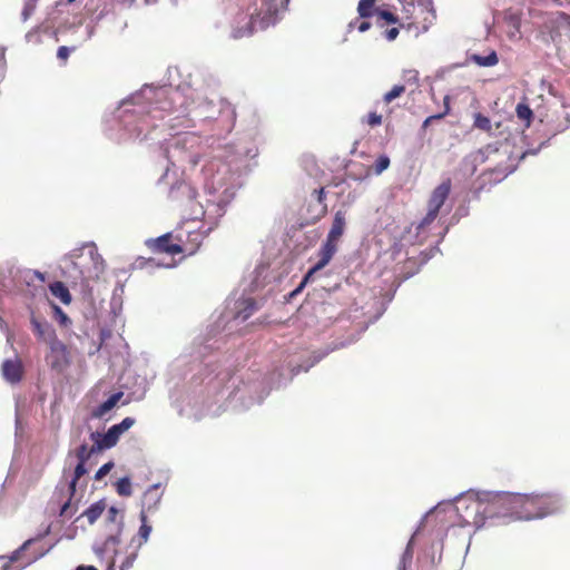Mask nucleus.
<instances>
[{
  "instance_id": "obj_1",
  "label": "nucleus",
  "mask_w": 570,
  "mask_h": 570,
  "mask_svg": "<svg viewBox=\"0 0 570 570\" xmlns=\"http://www.w3.org/2000/svg\"><path fill=\"white\" fill-rule=\"evenodd\" d=\"M402 17L399 23L385 29L384 36L393 41L400 33V29L413 31L415 36L425 33L436 21V10L433 0H400Z\"/></svg>"
},
{
  "instance_id": "obj_2",
  "label": "nucleus",
  "mask_w": 570,
  "mask_h": 570,
  "mask_svg": "<svg viewBox=\"0 0 570 570\" xmlns=\"http://www.w3.org/2000/svg\"><path fill=\"white\" fill-rule=\"evenodd\" d=\"M289 0H263L252 13H242L239 22L245 23V29L236 28L234 39L252 36L256 30H264L276 24L287 9Z\"/></svg>"
},
{
  "instance_id": "obj_3",
  "label": "nucleus",
  "mask_w": 570,
  "mask_h": 570,
  "mask_svg": "<svg viewBox=\"0 0 570 570\" xmlns=\"http://www.w3.org/2000/svg\"><path fill=\"white\" fill-rule=\"evenodd\" d=\"M512 500L514 510V520H532L543 518L548 514L557 512L561 502L560 499L550 493L542 494H520L518 497H509Z\"/></svg>"
},
{
  "instance_id": "obj_4",
  "label": "nucleus",
  "mask_w": 570,
  "mask_h": 570,
  "mask_svg": "<svg viewBox=\"0 0 570 570\" xmlns=\"http://www.w3.org/2000/svg\"><path fill=\"white\" fill-rule=\"evenodd\" d=\"M49 532L48 527L43 533L26 540L10 557L0 556V570H21L46 556L52 546H45L42 539Z\"/></svg>"
},
{
  "instance_id": "obj_5",
  "label": "nucleus",
  "mask_w": 570,
  "mask_h": 570,
  "mask_svg": "<svg viewBox=\"0 0 570 570\" xmlns=\"http://www.w3.org/2000/svg\"><path fill=\"white\" fill-rule=\"evenodd\" d=\"M508 497H518V493L511 492H481L478 494V511L482 504H487L483 508V512L491 517H509L513 519L515 508L512 504V500Z\"/></svg>"
},
{
  "instance_id": "obj_6",
  "label": "nucleus",
  "mask_w": 570,
  "mask_h": 570,
  "mask_svg": "<svg viewBox=\"0 0 570 570\" xmlns=\"http://www.w3.org/2000/svg\"><path fill=\"white\" fill-rule=\"evenodd\" d=\"M376 0H360L357 12L361 18H370L376 16V24L380 28H386L390 24L399 23V16L389 10H381L375 7Z\"/></svg>"
},
{
  "instance_id": "obj_7",
  "label": "nucleus",
  "mask_w": 570,
  "mask_h": 570,
  "mask_svg": "<svg viewBox=\"0 0 570 570\" xmlns=\"http://www.w3.org/2000/svg\"><path fill=\"white\" fill-rule=\"evenodd\" d=\"M206 235L207 233L200 229L179 230L176 233L175 240L176 245L181 248L180 254H185L187 256L196 254Z\"/></svg>"
},
{
  "instance_id": "obj_8",
  "label": "nucleus",
  "mask_w": 570,
  "mask_h": 570,
  "mask_svg": "<svg viewBox=\"0 0 570 570\" xmlns=\"http://www.w3.org/2000/svg\"><path fill=\"white\" fill-rule=\"evenodd\" d=\"M145 245L153 253H166L169 255L180 254L181 248L176 245L175 235L173 233L164 234L157 238H149Z\"/></svg>"
},
{
  "instance_id": "obj_9",
  "label": "nucleus",
  "mask_w": 570,
  "mask_h": 570,
  "mask_svg": "<svg viewBox=\"0 0 570 570\" xmlns=\"http://www.w3.org/2000/svg\"><path fill=\"white\" fill-rule=\"evenodd\" d=\"M337 250V243L336 242H330V239L326 238L325 243L321 246L317 256L318 262L308 271L306 276L304 277V281L302 282L299 288L304 286V284L308 281V278L317 271L324 268L333 258L334 254Z\"/></svg>"
},
{
  "instance_id": "obj_10",
  "label": "nucleus",
  "mask_w": 570,
  "mask_h": 570,
  "mask_svg": "<svg viewBox=\"0 0 570 570\" xmlns=\"http://www.w3.org/2000/svg\"><path fill=\"white\" fill-rule=\"evenodd\" d=\"M452 183L450 178L444 179L436 186L428 200V208L440 213L441 207L444 205L451 193Z\"/></svg>"
},
{
  "instance_id": "obj_11",
  "label": "nucleus",
  "mask_w": 570,
  "mask_h": 570,
  "mask_svg": "<svg viewBox=\"0 0 570 570\" xmlns=\"http://www.w3.org/2000/svg\"><path fill=\"white\" fill-rule=\"evenodd\" d=\"M119 438V434L112 426L106 433L92 432L90 434V440L95 445V450H97L98 452L115 446Z\"/></svg>"
},
{
  "instance_id": "obj_12",
  "label": "nucleus",
  "mask_w": 570,
  "mask_h": 570,
  "mask_svg": "<svg viewBox=\"0 0 570 570\" xmlns=\"http://www.w3.org/2000/svg\"><path fill=\"white\" fill-rule=\"evenodd\" d=\"M87 473V469H86V463H81V462H78V464L76 465L75 468V471H73V475H72V479L70 480L69 484H68V489H67V495H68V499L67 501L61 505V509H60V515L61 517H66L67 513H68V510L70 508V503H71V499L73 498L75 493H76V487H77V482L79 481V479L81 476H83L85 474Z\"/></svg>"
},
{
  "instance_id": "obj_13",
  "label": "nucleus",
  "mask_w": 570,
  "mask_h": 570,
  "mask_svg": "<svg viewBox=\"0 0 570 570\" xmlns=\"http://www.w3.org/2000/svg\"><path fill=\"white\" fill-rule=\"evenodd\" d=\"M511 173L512 169L510 166H502L501 164L493 168L487 169L480 177L483 183L479 188H476L475 194H479L487 183L491 185L500 183Z\"/></svg>"
},
{
  "instance_id": "obj_14",
  "label": "nucleus",
  "mask_w": 570,
  "mask_h": 570,
  "mask_svg": "<svg viewBox=\"0 0 570 570\" xmlns=\"http://www.w3.org/2000/svg\"><path fill=\"white\" fill-rule=\"evenodd\" d=\"M546 27L549 29L551 38L554 39L556 36L561 35L562 29L570 28V16L562 11L551 13L546 21Z\"/></svg>"
},
{
  "instance_id": "obj_15",
  "label": "nucleus",
  "mask_w": 570,
  "mask_h": 570,
  "mask_svg": "<svg viewBox=\"0 0 570 570\" xmlns=\"http://www.w3.org/2000/svg\"><path fill=\"white\" fill-rule=\"evenodd\" d=\"M22 363L19 358L14 360H6L2 364V375L3 377L14 384L21 381L22 379Z\"/></svg>"
},
{
  "instance_id": "obj_16",
  "label": "nucleus",
  "mask_w": 570,
  "mask_h": 570,
  "mask_svg": "<svg viewBox=\"0 0 570 570\" xmlns=\"http://www.w3.org/2000/svg\"><path fill=\"white\" fill-rule=\"evenodd\" d=\"M346 227V212L337 210L334 214V219L331 226V229L327 234V239L330 242H338L342 235L344 234Z\"/></svg>"
},
{
  "instance_id": "obj_17",
  "label": "nucleus",
  "mask_w": 570,
  "mask_h": 570,
  "mask_svg": "<svg viewBox=\"0 0 570 570\" xmlns=\"http://www.w3.org/2000/svg\"><path fill=\"white\" fill-rule=\"evenodd\" d=\"M31 325L38 340L45 342L46 344L56 335V331L51 324L48 322H42L35 316L31 317Z\"/></svg>"
},
{
  "instance_id": "obj_18",
  "label": "nucleus",
  "mask_w": 570,
  "mask_h": 570,
  "mask_svg": "<svg viewBox=\"0 0 570 570\" xmlns=\"http://www.w3.org/2000/svg\"><path fill=\"white\" fill-rule=\"evenodd\" d=\"M169 100L173 104L171 110L174 112H179L184 116L187 114L190 102L187 101L186 95L183 91L175 89L170 92Z\"/></svg>"
},
{
  "instance_id": "obj_19",
  "label": "nucleus",
  "mask_w": 570,
  "mask_h": 570,
  "mask_svg": "<svg viewBox=\"0 0 570 570\" xmlns=\"http://www.w3.org/2000/svg\"><path fill=\"white\" fill-rule=\"evenodd\" d=\"M159 501H160L159 487L158 485L150 487L144 494V498H142L144 509L142 510H145L146 513L151 512L154 509H156Z\"/></svg>"
},
{
  "instance_id": "obj_20",
  "label": "nucleus",
  "mask_w": 570,
  "mask_h": 570,
  "mask_svg": "<svg viewBox=\"0 0 570 570\" xmlns=\"http://www.w3.org/2000/svg\"><path fill=\"white\" fill-rule=\"evenodd\" d=\"M122 395V392L114 393L111 396L108 397V400L102 402L92 411V416L102 417L105 414H107L111 409L116 406V404L120 401Z\"/></svg>"
},
{
  "instance_id": "obj_21",
  "label": "nucleus",
  "mask_w": 570,
  "mask_h": 570,
  "mask_svg": "<svg viewBox=\"0 0 570 570\" xmlns=\"http://www.w3.org/2000/svg\"><path fill=\"white\" fill-rule=\"evenodd\" d=\"M106 507L105 500H99L87 508L81 515L87 518L89 524H94L106 510Z\"/></svg>"
},
{
  "instance_id": "obj_22",
  "label": "nucleus",
  "mask_w": 570,
  "mask_h": 570,
  "mask_svg": "<svg viewBox=\"0 0 570 570\" xmlns=\"http://www.w3.org/2000/svg\"><path fill=\"white\" fill-rule=\"evenodd\" d=\"M49 289L51 294L59 298L61 303L68 305L71 302V295L69 293V289L66 287V285L62 282H53L49 285Z\"/></svg>"
},
{
  "instance_id": "obj_23",
  "label": "nucleus",
  "mask_w": 570,
  "mask_h": 570,
  "mask_svg": "<svg viewBox=\"0 0 570 570\" xmlns=\"http://www.w3.org/2000/svg\"><path fill=\"white\" fill-rule=\"evenodd\" d=\"M515 114L520 121L523 122L525 128L531 126L533 120V111L525 101H520L515 107Z\"/></svg>"
},
{
  "instance_id": "obj_24",
  "label": "nucleus",
  "mask_w": 570,
  "mask_h": 570,
  "mask_svg": "<svg viewBox=\"0 0 570 570\" xmlns=\"http://www.w3.org/2000/svg\"><path fill=\"white\" fill-rule=\"evenodd\" d=\"M470 60L481 67H492L499 62V58L495 51H491L487 56L472 55Z\"/></svg>"
},
{
  "instance_id": "obj_25",
  "label": "nucleus",
  "mask_w": 570,
  "mask_h": 570,
  "mask_svg": "<svg viewBox=\"0 0 570 570\" xmlns=\"http://www.w3.org/2000/svg\"><path fill=\"white\" fill-rule=\"evenodd\" d=\"M140 521L141 525L138 531V547L147 542L149 534L151 532V527L148 524L147 514L145 510H141L140 512Z\"/></svg>"
},
{
  "instance_id": "obj_26",
  "label": "nucleus",
  "mask_w": 570,
  "mask_h": 570,
  "mask_svg": "<svg viewBox=\"0 0 570 570\" xmlns=\"http://www.w3.org/2000/svg\"><path fill=\"white\" fill-rule=\"evenodd\" d=\"M451 97L449 95L444 96L443 98V110L439 114L429 116L422 125V128L425 129L434 120L443 119L446 115L450 114L451 107H450Z\"/></svg>"
},
{
  "instance_id": "obj_27",
  "label": "nucleus",
  "mask_w": 570,
  "mask_h": 570,
  "mask_svg": "<svg viewBox=\"0 0 570 570\" xmlns=\"http://www.w3.org/2000/svg\"><path fill=\"white\" fill-rule=\"evenodd\" d=\"M95 453H98V451L95 450L94 444L89 448L86 443H83L76 450L77 460L81 463H87L91 455Z\"/></svg>"
},
{
  "instance_id": "obj_28",
  "label": "nucleus",
  "mask_w": 570,
  "mask_h": 570,
  "mask_svg": "<svg viewBox=\"0 0 570 570\" xmlns=\"http://www.w3.org/2000/svg\"><path fill=\"white\" fill-rule=\"evenodd\" d=\"M405 92V86L404 85H395L393 88L384 94L383 96V102L385 105H390L394 99L401 97Z\"/></svg>"
},
{
  "instance_id": "obj_29",
  "label": "nucleus",
  "mask_w": 570,
  "mask_h": 570,
  "mask_svg": "<svg viewBox=\"0 0 570 570\" xmlns=\"http://www.w3.org/2000/svg\"><path fill=\"white\" fill-rule=\"evenodd\" d=\"M473 126L480 130L490 132L492 130L491 120L489 117L478 112L474 115Z\"/></svg>"
},
{
  "instance_id": "obj_30",
  "label": "nucleus",
  "mask_w": 570,
  "mask_h": 570,
  "mask_svg": "<svg viewBox=\"0 0 570 570\" xmlns=\"http://www.w3.org/2000/svg\"><path fill=\"white\" fill-rule=\"evenodd\" d=\"M116 489L119 495L130 497L132 493L130 479L127 476L119 479L116 484Z\"/></svg>"
},
{
  "instance_id": "obj_31",
  "label": "nucleus",
  "mask_w": 570,
  "mask_h": 570,
  "mask_svg": "<svg viewBox=\"0 0 570 570\" xmlns=\"http://www.w3.org/2000/svg\"><path fill=\"white\" fill-rule=\"evenodd\" d=\"M438 215H439L438 212L428 208L425 216L421 219V222L416 226V230L420 233V232L424 230L425 228H428L436 219Z\"/></svg>"
},
{
  "instance_id": "obj_32",
  "label": "nucleus",
  "mask_w": 570,
  "mask_h": 570,
  "mask_svg": "<svg viewBox=\"0 0 570 570\" xmlns=\"http://www.w3.org/2000/svg\"><path fill=\"white\" fill-rule=\"evenodd\" d=\"M47 344L49 345V348L52 353L66 356L67 346L60 340H58L57 334Z\"/></svg>"
},
{
  "instance_id": "obj_33",
  "label": "nucleus",
  "mask_w": 570,
  "mask_h": 570,
  "mask_svg": "<svg viewBox=\"0 0 570 570\" xmlns=\"http://www.w3.org/2000/svg\"><path fill=\"white\" fill-rule=\"evenodd\" d=\"M390 158L386 155H381L373 167L375 175H381L384 170H386L390 166Z\"/></svg>"
},
{
  "instance_id": "obj_34",
  "label": "nucleus",
  "mask_w": 570,
  "mask_h": 570,
  "mask_svg": "<svg viewBox=\"0 0 570 570\" xmlns=\"http://www.w3.org/2000/svg\"><path fill=\"white\" fill-rule=\"evenodd\" d=\"M363 122H366L370 127H376L382 125V115H379L376 111H371L368 115L362 119Z\"/></svg>"
},
{
  "instance_id": "obj_35",
  "label": "nucleus",
  "mask_w": 570,
  "mask_h": 570,
  "mask_svg": "<svg viewBox=\"0 0 570 570\" xmlns=\"http://www.w3.org/2000/svg\"><path fill=\"white\" fill-rule=\"evenodd\" d=\"M313 196L315 197V199L320 204L323 205L322 210H321V215L324 216L327 213V206L325 204L326 194H325L324 187H321L318 189H314Z\"/></svg>"
},
{
  "instance_id": "obj_36",
  "label": "nucleus",
  "mask_w": 570,
  "mask_h": 570,
  "mask_svg": "<svg viewBox=\"0 0 570 570\" xmlns=\"http://www.w3.org/2000/svg\"><path fill=\"white\" fill-rule=\"evenodd\" d=\"M154 266H160L159 264L156 263L155 258L138 257L134 263V267L138 269H144Z\"/></svg>"
},
{
  "instance_id": "obj_37",
  "label": "nucleus",
  "mask_w": 570,
  "mask_h": 570,
  "mask_svg": "<svg viewBox=\"0 0 570 570\" xmlns=\"http://www.w3.org/2000/svg\"><path fill=\"white\" fill-rule=\"evenodd\" d=\"M135 423V420L132 417H125L120 423L112 425V428L116 430V432L119 434V436L130 429Z\"/></svg>"
},
{
  "instance_id": "obj_38",
  "label": "nucleus",
  "mask_w": 570,
  "mask_h": 570,
  "mask_svg": "<svg viewBox=\"0 0 570 570\" xmlns=\"http://www.w3.org/2000/svg\"><path fill=\"white\" fill-rule=\"evenodd\" d=\"M114 468V462H107L104 465H101L98 471L95 474V480L100 481L102 480Z\"/></svg>"
},
{
  "instance_id": "obj_39",
  "label": "nucleus",
  "mask_w": 570,
  "mask_h": 570,
  "mask_svg": "<svg viewBox=\"0 0 570 570\" xmlns=\"http://www.w3.org/2000/svg\"><path fill=\"white\" fill-rule=\"evenodd\" d=\"M75 48H69V47H66V46H61L58 48V51H57V57L58 59H60L63 63L67 62L68 58H69V55L70 52L73 50Z\"/></svg>"
},
{
  "instance_id": "obj_40",
  "label": "nucleus",
  "mask_w": 570,
  "mask_h": 570,
  "mask_svg": "<svg viewBox=\"0 0 570 570\" xmlns=\"http://www.w3.org/2000/svg\"><path fill=\"white\" fill-rule=\"evenodd\" d=\"M350 28H356L360 32H365L371 28V23L367 21H361L357 23V21H355L350 23Z\"/></svg>"
},
{
  "instance_id": "obj_41",
  "label": "nucleus",
  "mask_w": 570,
  "mask_h": 570,
  "mask_svg": "<svg viewBox=\"0 0 570 570\" xmlns=\"http://www.w3.org/2000/svg\"><path fill=\"white\" fill-rule=\"evenodd\" d=\"M35 1H30L26 3L24 8H23V11H22V17H23V20H27L31 13L33 12L35 10Z\"/></svg>"
},
{
  "instance_id": "obj_42",
  "label": "nucleus",
  "mask_w": 570,
  "mask_h": 570,
  "mask_svg": "<svg viewBox=\"0 0 570 570\" xmlns=\"http://www.w3.org/2000/svg\"><path fill=\"white\" fill-rule=\"evenodd\" d=\"M243 12H239L237 13V16L235 17V20H234V24L232 27V38H234V31L236 28H240V29H245V23L244 22H239V16L242 14Z\"/></svg>"
},
{
  "instance_id": "obj_43",
  "label": "nucleus",
  "mask_w": 570,
  "mask_h": 570,
  "mask_svg": "<svg viewBox=\"0 0 570 570\" xmlns=\"http://www.w3.org/2000/svg\"><path fill=\"white\" fill-rule=\"evenodd\" d=\"M118 515V510L115 507H110L107 511V519L111 522L116 520Z\"/></svg>"
},
{
  "instance_id": "obj_44",
  "label": "nucleus",
  "mask_w": 570,
  "mask_h": 570,
  "mask_svg": "<svg viewBox=\"0 0 570 570\" xmlns=\"http://www.w3.org/2000/svg\"><path fill=\"white\" fill-rule=\"evenodd\" d=\"M55 309L56 312L59 314L60 316V323L61 324H67L68 322H70L69 317L61 311L60 307L58 306H55Z\"/></svg>"
},
{
  "instance_id": "obj_45",
  "label": "nucleus",
  "mask_w": 570,
  "mask_h": 570,
  "mask_svg": "<svg viewBox=\"0 0 570 570\" xmlns=\"http://www.w3.org/2000/svg\"><path fill=\"white\" fill-rule=\"evenodd\" d=\"M76 570H98V569L94 566H79V567H77Z\"/></svg>"
},
{
  "instance_id": "obj_46",
  "label": "nucleus",
  "mask_w": 570,
  "mask_h": 570,
  "mask_svg": "<svg viewBox=\"0 0 570 570\" xmlns=\"http://www.w3.org/2000/svg\"><path fill=\"white\" fill-rule=\"evenodd\" d=\"M557 4L561 7H570V0H559Z\"/></svg>"
},
{
  "instance_id": "obj_47",
  "label": "nucleus",
  "mask_w": 570,
  "mask_h": 570,
  "mask_svg": "<svg viewBox=\"0 0 570 570\" xmlns=\"http://www.w3.org/2000/svg\"><path fill=\"white\" fill-rule=\"evenodd\" d=\"M36 276L40 279V281H45V275L40 272H35Z\"/></svg>"
},
{
  "instance_id": "obj_48",
  "label": "nucleus",
  "mask_w": 570,
  "mask_h": 570,
  "mask_svg": "<svg viewBox=\"0 0 570 570\" xmlns=\"http://www.w3.org/2000/svg\"><path fill=\"white\" fill-rule=\"evenodd\" d=\"M502 156H503L504 158L509 159V156H508L505 153H504Z\"/></svg>"
},
{
  "instance_id": "obj_49",
  "label": "nucleus",
  "mask_w": 570,
  "mask_h": 570,
  "mask_svg": "<svg viewBox=\"0 0 570 570\" xmlns=\"http://www.w3.org/2000/svg\"><path fill=\"white\" fill-rule=\"evenodd\" d=\"M73 1H75V0H67V2H68V3H71V2H73Z\"/></svg>"
}]
</instances>
